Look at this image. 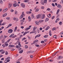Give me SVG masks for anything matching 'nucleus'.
<instances>
[{
  "mask_svg": "<svg viewBox=\"0 0 63 63\" xmlns=\"http://www.w3.org/2000/svg\"><path fill=\"white\" fill-rule=\"evenodd\" d=\"M47 1V0H41V3L42 4V5H44V3H46Z\"/></svg>",
  "mask_w": 63,
  "mask_h": 63,
  "instance_id": "1",
  "label": "nucleus"
},
{
  "mask_svg": "<svg viewBox=\"0 0 63 63\" xmlns=\"http://www.w3.org/2000/svg\"><path fill=\"white\" fill-rule=\"evenodd\" d=\"M23 16H25V14H24V12H23L22 13V15L19 17L20 19L22 18L23 17Z\"/></svg>",
  "mask_w": 63,
  "mask_h": 63,
  "instance_id": "2",
  "label": "nucleus"
},
{
  "mask_svg": "<svg viewBox=\"0 0 63 63\" xmlns=\"http://www.w3.org/2000/svg\"><path fill=\"white\" fill-rule=\"evenodd\" d=\"M2 22H3V20H0V25H5L6 23H3L2 24H1V23H2Z\"/></svg>",
  "mask_w": 63,
  "mask_h": 63,
  "instance_id": "3",
  "label": "nucleus"
},
{
  "mask_svg": "<svg viewBox=\"0 0 63 63\" xmlns=\"http://www.w3.org/2000/svg\"><path fill=\"white\" fill-rule=\"evenodd\" d=\"M10 57H8L6 58L5 59V61H7V62H10Z\"/></svg>",
  "mask_w": 63,
  "mask_h": 63,
  "instance_id": "4",
  "label": "nucleus"
},
{
  "mask_svg": "<svg viewBox=\"0 0 63 63\" xmlns=\"http://www.w3.org/2000/svg\"><path fill=\"white\" fill-rule=\"evenodd\" d=\"M13 32V30L12 29H9L8 31L9 33H12Z\"/></svg>",
  "mask_w": 63,
  "mask_h": 63,
  "instance_id": "5",
  "label": "nucleus"
},
{
  "mask_svg": "<svg viewBox=\"0 0 63 63\" xmlns=\"http://www.w3.org/2000/svg\"><path fill=\"white\" fill-rule=\"evenodd\" d=\"M8 8H6L4 9V10H3L2 12L3 13H5V12H7V11H8Z\"/></svg>",
  "mask_w": 63,
  "mask_h": 63,
  "instance_id": "6",
  "label": "nucleus"
},
{
  "mask_svg": "<svg viewBox=\"0 0 63 63\" xmlns=\"http://www.w3.org/2000/svg\"><path fill=\"white\" fill-rule=\"evenodd\" d=\"M21 7H22L23 8H25V4L24 3H22L21 4Z\"/></svg>",
  "mask_w": 63,
  "mask_h": 63,
  "instance_id": "7",
  "label": "nucleus"
},
{
  "mask_svg": "<svg viewBox=\"0 0 63 63\" xmlns=\"http://www.w3.org/2000/svg\"><path fill=\"white\" fill-rule=\"evenodd\" d=\"M41 16V14H39L37 15L36 16L37 18V19L39 18Z\"/></svg>",
  "mask_w": 63,
  "mask_h": 63,
  "instance_id": "8",
  "label": "nucleus"
},
{
  "mask_svg": "<svg viewBox=\"0 0 63 63\" xmlns=\"http://www.w3.org/2000/svg\"><path fill=\"white\" fill-rule=\"evenodd\" d=\"M62 58H63V57L60 56L58 57V59L59 60L61 59H62Z\"/></svg>",
  "mask_w": 63,
  "mask_h": 63,
  "instance_id": "9",
  "label": "nucleus"
},
{
  "mask_svg": "<svg viewBox=\"0 0 63 63\" xmlns=\"http://www.w3.org/2000/svg\"><path fill=\"white\" fill-rule=\"evenodd\" d=\"M40 36H41V34H40L37 35L35 37V38H38V37H40Z\"/></svg>",
  "mask_w": 63,
  "mask_h": 63,
  "instance_id": "10",
  "label": "nucleus"
},
{
  "mask_svg": "<svg viewBox=\"0 0 63 63\" xmlns=\"http://www.w3.org/2000/svg\"><path fill=\"white\" fill-rule=\"evenodd\" d=\"M9 47H15V46L14 45H10L8 46Z\"/></svg>",
  "mask_w": 63,
  "mask_h": 63,
  "instance_id": "11",
  "label": "nucleus"
},
{
  "mask_svg": "<svg viewBox=\"0 0 63 63\" xmlns=\"http://www.w3.org/2000/svg\"><path fill=\"white\" fill-rule=\"evenodd\" d=\"M29 32H24V34H23V36H24L25 35H26V34H27V33H28Z\"/></svg>",
  "mask_w": 63,
  "mask_h": 63,
  "instance_id": "12",
  "label": "nucleus"
},
{
  "mask_svg": "<svg viewBox=\"0 0 63 63\" xmlns=\"http://www.w3.org/2000/svg\"><path fill=\"white\" fill-rule=\"evenodd\" d=\"M57 7H58V8H62L61 5L60 4H58L57 5Z\"/></svg>",
  "mask_w": 63,
  "mask_h": 63,
  "instance_id": "13",
  "label": "nucleus"
},
{
  "mask_svg": "<svg viewBox=\"0 0 63 63\" xmlns=\"http://www.w3.org/2000/svg\"><path fill=\"white\" fill-rule=\"evenodd\" d=\"M12 25V24H10L9 25L7 26V27H6V28H9V27H10V26H11Z\"/></svg>",
  "mask_w": 63,
  "mask_h": 63,
  "instance_id": "14",
  "label": "nucleus"
},
{
  "mask_svg": "<svg viewBox=\"0 0 63 63\" xmlns=\"http://www.w3.org/2000/svg\"><path fill=\"white\" fill-rule=\"evenodd\" d=\"M31 29V27L27 28L26 29H25V30L26 31H27L29 29Z\"/></svg>",
  "mask_w": 63,
  "mask_h": 63,
  "instance_id": "15",
  "label": "nucleus"
},
{
  "mask_svg": "<svg viewBox=\"0 0 63 63\" xmlns=\"http://www.w3.org/2000/svg\"><path fill=\"white\" fill-rule=\"evenodd\" d=\"M50 28V27L49 26H47V28H46L45 30H47L48 29H49Z\"/></svg>",
  "mask_w": 63,
  "mask_h": 63,
  "instance_id": "16",
  "label": "nucleus"
},
{
  "mask_svg": "<svg viewBox=\"0 0 63 63\" xmlns=\"http://www.w3.org/2000/svg\"><path fill=\"white\" fill-rule=\"evenodd\" d=\"M7 15V13H6L3 15V17H5Z\"/></svg>",
  "mask_w": 63,
  "mask_h": 63,
  "instance_id": "17",
  "label": "nucleus"
},
{
  "mask_svg": "<svg viewBox=\"0 0 63 63\" xmlns=\"http://www.w3.org/2000/svg\"><path fill=\"white\" fill-rule=\"evenodd\" d=\"M35 33V34H36V32H35V31H33L32 32H31L30 33L32 34V33Z\"/></svg>",
  "mask_w": 63,
  "mask_h": 63,
  "instance_id": "18",
  "label": "nucleus"
},
{
  "mask_svg": "<svg viewBox=\"0 0 63 63\" xmlns=\"http://www.w3.org/2000/svg\"><path fill=\"white\" fill-rule=\"evenodd\" d=\"M49 34L50 36H51L52 35V34H51V31H49Z\"/></svg>",
  "mask_w": 63,
  "mask_h": 63,
  "instance_id": "19",
  "label": "nucleus"
},
{
  "mask_svg": "<svg viewBox=\"0 0 63 63\" xmlns=\"http://www.w3.org/2000/svg\"><path fill=\"white\" fill-rule=\"evenodd\" d=\"M59 11H60V10H59V9H58L56 13L57 15H58V14H59Z\"/></svg>",
  "mask_w": 63,
  "mask_h": 63,
  "instance_id": "20",
  "label": "nucleus"
},
{
  "mask_svg": "<svg viewBox=\"0 0 63 63\" xmlns=\"http://www.w3.org/2000/svg\"><path fill=\"white\" fill-rule=\"evenodd\" d=\"M14 35V34H12L9 37H10V38H12V37H13Z\"/></svg>",
  "mask_w": 63,
  "mask_h": 63,
  "instance_id": "21",
  "label": "nucleus"
},
{
  "mask_svg": "<svg viewBox=\"0 0 63 63\" xmlns=\"http://www.w3.org/2000/svg\"><path fill=\"white\" fill-rule=\"evenodd\" d=\"M28 20L29 21H30L31 20V18L30 16H29L28 17Z\"/></svg>",
  "mask_w": 63,
  "mask_h": 63,
  "instance_id": "22",
  "label": "nucleus"
},
{
  "mask_svg": "<svg viewBox=\"0 0 63 63\" xmlns=\"http://www.w3.org/2000/svg\"><path fill=\"white\" fill-rule=\"evenodd\" d=\"M35 23L37 25H39V23L38 21H35Z\"/></svg>",
  "mask_w": 63,
  "mask_h": 63,
  "instance_id": "23",
  "label": "nucleus"
},
{
  "mask_svg": "<svg viewBox=\"0 0 63 63\" xmlns=\"http://www.w3.org/2000/svg\"><path fill=\"white\" fill-rule=\"evenodd\" d=\"M37 29L36 27H35L33 28V31H35V30H36Z\"/></svg>",
  "mask_w": 63,
  "mask_h": 63,
  "instance_id": "24",
  "label": "nucleus"
},
{
  "mask_svg": "<svg viewBox=\"0 0 63 63\" xmlns=\"http://www.w3.org/2000/svg\"><path fill=\"white\" fill-rule=\"evenodd\" d=\"M17 4H16V3H14L13 4V6H14V7H16V6H17Z\"/></svg>",
  "mask_w": 63,
  "mask_h": 63,
  "instance_id": "25",
  "label": "nucleus"
},
{
  "mask_svg": "<svg viewBox=\"0 0 63 63\" xmlns=\"http://www.w3.org/2000/svg\"><path fill=\"white\" fill-rule=\"evenodd\" d=\"M12 6V4H10L9 5V6H8L9 8H11Z\"/></svg>",
  "mask_w": 63,
  "mask_h": 63,
  "instance_id": "26",
  "label": "nucleus"
},
{
  "mask_svg": "<svg viewBox=\"0 0 63 63\" xmlns=\"http://www.w3.org/2000/svg\"><path fill=\"white\" fill-rule=\"evenodd\" d=\"M17 27H15V29L14 30V31L15 32H16V31L17 30Z\"/></svg>",
  "mask_w": 63,
  "mask_h": 63,
  "instance_id": "27",
  "label": "nucleus"
},
{
  "mask_svg": "<svg viewBox=\"0 0 63 63\" xmlns=\"http://www.w3.org/2000/svg\"><path fill=\"white\" fill-rule=\"evenodd\" d=\"M59 20H60V19L59 18L57 19L56 20L55 22H56V23H57V21H58Z\"/></svg>",
  "mask_w": 63,
  "mask_h": 63,
  "instance_id": "28",
  "label": "nucleus"
},
{
  "mask_svg": "<svg viewBox=\"0 0 63 63\" xmlns=\"http://www.w3.org/2000/svg\"><path fill=\"white\" fill-rule=\"evenodd\" d=\"M13 19L14 20H16V21H18V18H16L14 17L13 18Z\"/></svg>",
  "mask_w": 63,
  "mask_h": 63,
  "instance_id": "29",
  "label": "nucleus"
},
{
  "mask_svg": "<svg viewBox=\"0 0 63 63\" xmlns=\"http://www.w3.org/2000/svg\"><path fill=\"white\" fill-rule=\"evenodd\" d=\"M23 50H21V51H19V53H22L23 52Z\"/></svg>",
  "mask_w": 63,
  "mask_h": 63,
  "instance_id": "30",
  "label": "nucleus"
},
{
  "mask_svg": "<svg viewBox=\"0 0 63 63\" xmlns=\"http://www.w3.org/2000/svg\"><path fill=\"white\" fill-rule=\"evenodd\" d=\"M18 45L19 46V47H21V44H20V42L18 43Z\"/></svg>",
  "mask_w": 63,
  "mask_h": 63,
  "instance_id": "31",
  "label": "nucleus"
},
{
  "mask_svg": "<svg viewBox=\"0 0 63 63\" xmlns=\"http://www.w3.org/2000/svg\"><path fill=\"white\" fill-rule=\"evenodd\" d=\"M44 18H45V15H44L42 17H41V19H43Z\"/></svg>",
  "mask_w": 63,
  "mask_h": 63,
  "instance_id": "32",
  "label": "nucleus"
},
{
  "mask_svg": "<svg viewBox=\"0 0 63 63\" xmlns=\"http://www.w3.org/2000/svg\"><path fill=\"white\" fill-rule=\"evenodd\" d=\"M44 38H47L48 37V35H45L44 36Z\"/></svg>",
  "mask_w": 63,
  "mask_h": 63,
  "instance_id": "33",
  "label": "nucleus"
},
{
  "mask_svg": "<svg viewBox=\"0 0 63 63\" xmlns=\"http://www.w3.org/2000/svg\"><path fill=\"white\" fill-rule=\"evenodd\" d=\"M20 22H24V20H23V19H22L20 20Z\"/></svg>",
  "mask_w": 63,
  "mask_h": 63,
  "instance_id": "34",
  "label": "nucleus"
},
{
  "mask_svg": "<svg viewBox=\"0 0 63 63\" xmlns=\"http://www.w3.org/2000/svg\"><path fill=\"white\" fill-rule=\"evenodd\" d=\"M48 20H49V19L48 18H47L45 19V20L46 21H47Z\"/></svg>",
  "mask_w": 63,
  "mask_h": 63,
  "instance_id": "35",
  "label": "nucleus"
},
{
  "mask_svg": "<svg viewBox=\"0 0 63 63\" xmlns=\"http://www.w3.org/2000/svg\"><path fill=\"white\" fill-rule=\"evenodd\" d=\"M5 53V51H4L3 50L1 51V54H3Z\"/></svg>",
  "mask_w": 63,
  "mask_h": 63,
  "instance_id": "36",
  "label": "nucleus"
},
{
  "mask_svg": "<svg viewBox=\"0 0 63 63\" xmlns=\"http://www.w3.org/2000/svg\"><path fill=\"white\" fill-rule=\"evenodd\" d=\"M35 46L36 47H40V45H39L37 44L35 45Z\"/></svg>",
  "mask_w": 63,
  "mask_h": 63,
  "instance_id": "37",
  "label": "nucleus"
},
{
  "mask_svg": "<svg viewBox=\"0 0 63 63\" xmlns=\"http://www.w3.org/2000/svg\"><path fill=\"white\" fill-rule=\"evenodd\" d=\"M32 16V19H33V18H34V15L33 14H32L31 15Z\"/></svg>",
  "mask_w": 63,
  "mask_h": 63,
  "instance_id": "38",
  "label": "nucleus"
},
{
  "mask_svg": "<svg viewBox=\"0 0 63 63\" xmlns=\"http://www.w3.org/2000/svg\"><path fill=\"white\" fill-rule=\"evenodd\" d=\"M5 46H6L7 47V46H8V44L7 43H5Z\"/></svg>",
  "mask_w": 63,
  "mask_h": 63,
  "instance_id": "39",
  "label": "nucleus"
},
{
  "mask_svg": "<svg viewBox=\"0 0 63 63\" xmlns=\"http://www.w3.org/2000/svg\"><path fill=\"white\" fill-rule=\"evenodd\" d=\"M52 31L53 30H56V28H54L52 29Z\"/></svg>",
  "mask_w": 63,
  "mask_h": 63,
  "instance_id": "40",
  "label": "nucleus"
},
{
  "mask_svg": "<svg viewBox=\"0 0 63 63\" xmlns=\"http://www.w3.org/2000/svg\"><path fill=\"white\" fill-rule=\"evenodd\" d=\"M16 48H18L20 47H19L18 46L16 45Z\"/></svg>",
  "mask_w": 63,
  "mask_h": 63,
  "instance_id": "41",
  "label": "nucleus"
},
{
  "mask_svg": "<svg viewBox=\"0 0 63 63\" xmlns=\"http://www.w3.org/2000/svg\"><path fill=\"white\" fill-rule=\"evenodd\" d=\"M39 22H43V20H40L39 21Z\"/></svg>",
  "mask_w": 63,
  "mask_h": 63,
  "instance_id": "42",
  "label": "nucleus"
},
{
  "mask_svg": "<svg viewBox=\"0 0 63 63\" xmlns=\"http://www.w3.org/2000/svg\"><path fill=\"white\" fill-rule=\"evenodd\" d=\"M8 52L7 51H6L5 52V55H8Z\"/></svg>",
  "mask_w": 63,
  "mask_h": 63,
  "instance_id": "43",
  "label": "nucleus"
},
{
  "mask_svg": "<svg viewBox=\"0 0 63 63\" xmlns=\"http://www.w3.org/2000/svg\"><path fill=\"white\" fill-rule=\"evenodd\" d=\"M59 24H60V25H62V22H60L59 23Z\"/></svg>",
  "mask_w": 63,
  "mask_h": 63,
  "instance_id": "44",
  "label": "nucleus"
},
{
  "mask_svg": "<svg viewBox=\"0 0 63 63\" xmlns=\"http://www.w3.org/2000/svg\"><path fill=\"white\" fill-rule=\"evenodd\" d=\"M47 10H48V11H49L50 10V9L49 8H48L47 9Z\"/></svg>",
  "mask_w": 63,
  "mask_h": 63,
  "instance_id": "45",
  "label": "nucleus"
},
{
  "mask_svg": "<svg viewBox=\"0 0 63 63\" xmlns=\"http://www.w3.org/2000/svg\"><path fill=\"white\" fill-rule=\"evenodd\" d=\"M54 17H55L54 16H53L51 18L52 19H53L54 18Z\"/></svg>",
  "mask_w": 63,
  "mask_h": 63,
  "instance_id": "46",
  "label": "nucleus"
},
{
  "mask_svg": "<svg viewBox=\"0 0 63 63\" xmlns=\"http://www.w3.org/2000/svg\"><path fill=\"white\" fill-rule=\"evenodd\" d=\"M38 42V40H35V41L33 42V43H35L36 42Z\"/></svg>",
  "mask_w": 63,
  "mask_h": 63,
  "instance_id": "47",
  "label": "nucleus"
},
{
  "mask_svg": "<svg viewBox=\"0 0 63 63\" xmlns=\"http://www.w3.org/2000/svg\"><path fill=\"white\" fill-rule=\"evenodd\" d=\"M18 49H19V51H20V50H21L22 49H21V48H20L19 47V48H18Z\"/></svg>",
  "mask_w": 63,
  "mask_h": 63,
  "instance_id": "48",
  "label": "nucleus"
},
{
  "mask_svg": "<svg viewBox=\"0 0 63 63\" xmlns=\"http://www.w3.org/2000/svg\"><path fill=\"white\" fill-rule=\"evenodd\" d=\"M24 1L25 2H28V0H25Z\"/></svg>",
  "mask_w": 63,
  "mask_h": 63,
  "instance_id": "49",
  "label": "nucleus"
},
{
  "mask_svg": "<svg viewBox=\"0 0 63 63\" xmlns=\"http://www.w3.org/2000/svg\"><path fill=\"white\" fill-rule=\"evenodd\" d=\"M25 48H28V46L27 45H26L25 46Z\"/></svg>",
  "mask_w": 63,
  "mask_h": 63,
  "instance_id": "50",
  "label": "nucleus"
},
{
  "mask_svg": "<svg viewBox=\"0 0 63 63\" xmlns=\"http://www.w3.org/2000/svg\"><path fill=\"white\" fill-rule=\"evenodd\" d=\"M25 39H26V38L25 37H24L22 39V41H24V40H25Z\"/></svg>",
  "mask_w": 63,
  "mask_h": 63,
  "instance_id": "51",
  "label": "nucleus"
},
{
  "mask_svg": "<svg viewBox=\"0 0 63 63\" xmlns=\"http://www.w3.org/2000/svg\"><path fill=\"white\" fill-rule=\"evenodd\" d=\"M10 41H11V39H9V40H8L7 42L9 43V42H10Z\"/></svg>",
  "mask_w": 63,
  "mask_h": 63,
  "instance_id": "52",
  "label": "nucleus"
},
{
  "mask_svg": "<svg viewBox=\"0 0 63 63\" xmlns=\"http://www.w3.org/2000/svg\"><path fill=\"white\" fill-rule=\"evenodd\" d=\"M52 6H53V7H55V5L53 3H52Z\"/></svg>",
  "mask_w": 63,
  "mask_h": 63,
  "instance_id": "53",
  "label": "nucleus"
},
{
  "mask_svg": "<svg viewBox=\"0 0 63 63\" xmlns=\"http://www.w3.org/2000/svg\"><path fill=\"white\" fill-rule=\"evenodd\" d=\"M57 1V0H52V2H56Z\"/></svg>",
  "mask_w": 63,
  "mask_h": 63,
  "instance_id": "54",
  "label": "nucleus"
},
{
  "mask_svg": "<svg viewBox=\"0 0 63 63\" xmlns=\"http://www.w3.org/2000/svg\"><path fill=\"white\" fill-rule=\"evenodd\" d=\"M32 53L31 51H30L29 52H27V53Z\"/></svg>",
  "mask_w": 63,
  "mask_h": 63,
  "instance_id": "55",
  "label": "nucleus"
},
{
  "mask_svg": "<svg viewBox=\"0 0 63 63\" xmlns=\"http://www.w3.org/2000/svg\"><path fill=\"white\" fill-rule=\"evenodd\" d=\"M45 43L44 41H41V43H42V44H43V43Z\"/></svg>",
  "mask_w": 63,
  "mask_h": 63,
  "instance_id": "56",
  "label": "nucleus"
},
{
  "mask_svg": "<svg viewBox=\"0 0 63 63\" xmlns=\"http://www.w3.org/2000/svg\"><path fill=\"white\" fill-rule=\"evenodd\" d=\"M23 22H21V25H23Z\"/></svg>",
  "mask_w": 63,
  "mask_h": 63,
  "instance_id": "57",
  "label": "nucleus"
},
{
  "mask_svg": "<svg viewBox=\"0 0 63 63\" xmlns=\"http://www.w3.org/2000/svg\"><path fill=\"white\" fill-rule=\"evenodd\" d=\"M0 3L1 4H2V3H3V1H2V0H0Z\"/></svg>",
  "mask_w": 63,
  "mask_h": 63,
  "instance_id": "58",
  "label": "nucleus"
},
{
  "mask_svg": "<svg viewBox=\"0 0 63 63\" xmlns=\"http://www.w3.org/2000/svg\"><path fill=\"white\" fill-rule=\"evenodd\" d=\"M2 43H4V40L2 39Z\"/></svg>",
  "mask_w": 63,
  "mask_h": 63,
  "instance_id": "59",
  "label": "nucleus"
},
{
  "mask_svg": "<svg viewBox=\"0 0 63 63\" xmlns=\"http://www.w3.org/2000/svg\"><path fill=\"white\" fill-rule=\"evenodd\" d=\"M41 8L42 9H44V6H41Z\"/></svg>",
  "mask_w": 63,
  "mask_h": 63,
  "instance_id": "60",
  "label": "nucleus"
},
{
  "mask_svg": "<svg viewBox=\"0 0 63 63\" xmlns=\"http://www.w3.org/2000/svg\"><path fill=\"white\" fill-rule=\"evenodd\" d=\"M6 19L7 20H9V19H10V18H9V17H7L6 18Z\"/></svg>",
  "mask_w": 63,
  "mask_h": 63,
  "instance_id": "61",
  "label": "nucleus"
},
{
  "mask_svg": "<svg viewBox=\"0 0 63 63\" xmlns=\"http://www.w3.org/2000/svg\"><path fill=\"white\" fill-rule=\"evenodd\" d=\"M49 62H52V61H53V60H50L49 61Z\"/></svg>",
  "mask_w": 63,
  "mask_h": 63,
  "instance_id": "62",
  "label": "nucleus"
},
{
  "mask_svg": "<svg viewBox=\"0 0 63 63\" xmlns=\"http://www.w3.org/2000/svg\"><path fill=\"white\" fill-rule=\"evenodd\" d=\"M57 36L56 35H55L53 36V37L54 38H55L56 36Z\"/></svg>",
  "mask_w": 63,
  "mask_h": 63,
  "instance_id": "63",
  "label": "nucleus"
},
{
  "mask_svg": "<svg viewBox=\"0 0 63 63\" xmlns=\"http://www.w3.org/2000/svg\"><path fill=\"white\" fill-rule=\"evenodd\" d=\"M47 25H45L44 26V28H46V27H47Z\"/></svg>",
  "mask_w": 63,
  "mask_h": 63,
  "instance_id": "64",
  "label": "nucleus"
}]
</instances>
